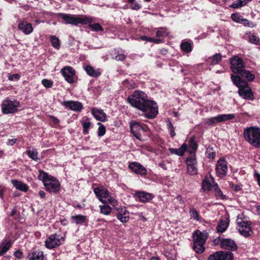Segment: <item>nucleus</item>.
<instances>
[{
    "instance_id": "11",
    "label": "nucleus",
    "mask_w": 260,
    "mask_h": 260,
    "mask_svg": "<svg viewBox=\"0 0 260 260\" xmlns=\"http://www.w3.org/2000/svg\"><path fill=\"white\" fill-rule=\"evenodd\" d=\"M241 219V221H239V218L237 219L239 233L245 237H248L253 233L251 222L250 221H243L242 219Z\"/></svg>"
},
{
    "instance_id": "8",
    "label": "nucleus",
    "mask_w": 260,
    "mask_h": 260,
    "mask_svg": "<svg viewBox=\"0 0 260 260\" xmlns=\"http://www.w3.org/2000/svg\"><path fill=\"white\" fill-rule=\"evenodd\" d=\"M64 237L56 233L51 234L45 241V246L47 248L52 249L63 244Z\"/></svg>"
},
{
    "instance_id": "10",
    "label": "nucleus",
    "mask_w": 260,
    "mask_h": 260,
    "mask_svg": "<svg viewBox=\"0 0 260 260\" xmlns=\"http://www.w3.org/2000/svg\"><path fill=\"white\" fill-rule=\"evenodd\" d=\"M215 244L220 242V247L222 249L229 251H235L237 250L238 246L236 242L232 239L229 238L224 239L219 237L217 239L214 240Z\"/></svg>"
},
{
    "instance_id": "47",
    "label": "nucleus",
    "mask_w": 260,
    "mask_h": 260,
    "mask_svg": "<svg viewBox=\"0 0 260 260\" xmlns=\"http://www.w3.org/2000/svg\"><path fill=\"white\" fill-rule=\"evenodd\" d=\"M141 40L143 41H146L149 42H153L155 44H159L162 42V40L159 39H154L151 37H149L146 36H143L141 37Z\"/></svg>"
},
{
    "instance_id": "5",
    "label": "nucleus",
    "mask_w": 260,
    "mask_h": 260,
    "mask_svg": "<svg viewBox=\"0 0 260 260\" xmlns=\"http://www.w3.org/2000/svg\"><path fill=\"white\" fill-rule=\"evenodd\" d=\"M208 236L207 232H201L199 230H197L193 233L192 248L197 253L201 254L205 251L204 244L208 239Z\"/></svg>"
},
{
    "instance_id": "19",
    "label": "nucleus",
    "mask_w": 260,
    "mask_h": 260,
    "mask_svg": "<svg viewBox=\"0 0 260 260\" xmlns=\"http://www.w3.org/2000/svg\"><path fill=\"white\" fill-rule=\"evenodd\" d=\"M128 168L133 172L141 176H145L147 174L146 168L138 162H131L128 165Z\"/></svg>"
},
{
    "instance_id": "57",
    "label": "nucleus",
    "mask_w": 260,
    "mask_h": 260,
    "mask_svg": "<svg viewBox=\"0 0 260 260\" xmlns=\"http://www.w3.org/2000/svg\"><path fill=\"white\" fill-rule=\"evenodd\" d=\"M107 199H108V202L113 206H115L118 203L117 201L111 195H110V197Z\"/></svg>"
},
{
    "instance_id": "48",
    "label": "nucleus",
    "mask_w": 260,
    "mask_h": 260,
    "mask_svg": "<svg viewBox=\"0 0 260 260\" xmlns=\"http://www.w3.org/2000/svg\"><path fill=\"white\" fill-rule=\"evenodd\" d=\"M97 124L99 125V128L98 129V135L99 137H102L106 133V127L101 122H98Z\"/></svg>"
},
{
    "instance_id": "54",
    "label": "nucleus",
    "mask_w": 260,
    "mask_h": 260,
    "mask_svg": "<svg viewBox=\"0 0 260 260\" xmlns=\"http://www.w3.org/2000/svg\"><path fill=\"white\" fill-rule=\"evenodd\" d=\"M249 42L251 43L254 44L256 45L259 44V38L254 34H252L251 36H250Z\"/></svg>"
},
{
    "instance_id": "62",
    "label": "nucleus",
    "mask_w": 260,
    "mask_h": 260,
    "mask_svg": "<svg viewBox=\"0 0 260 260\" xmlns=\"http://www.w3.org/2000/svg\"><path fill=\"white\" fill-rule=\"evenodd\" d=\"M230 8H233V9H238L241 8L240 5H239L238 2L236 1L234 2L232 5H231L230 6Z\"/></svg>"
},
{
    "instance_id": "61",
    "label": "nucleus",
    "mask_w": 260,
    "mask_h": 260,
    "mask_svg": "<svg viewBox=\"0 0 260 260\" xmlns=\"http://www.w3.org/2000/svg\"><path fill=\"white\" fill-rule=\"evenodd\" d=\"M49 118L51 121L55 124H57L59 122V119L53 115H50Z\"/></svg>"
},
{
    "instance_id": "27",
    "label": "nucleus",
    "mask_w": 260,
    "mask_h": 260,
    "mask_svg": "<svg viewBox=\"0 0 260 260\" xmlns=\"http://www.w3.org/2000/svg\"><path fill=\"white\" fill-rule=\"evenodd\" d=\"M84 69L86 74L90 77L98 78L102 74L101 70L100 69H95L93 67L89 64L85 66Z\"/></svg>"
},
{
    "instance_id": "51",
    "label": "nucleus",
    "mask_w": 260,
    "mask_h": 260,
    "mask_svg": "<svg viewBox=\"0 0 260 260\" xmlns=\"http://www.w3.org/2000/svg\"><path fill=\"white\" fill-rule=\"evenodd\" d=\"M41 83L46 88H51L53 84V82L52 80L47 79H43Z\"/></svg>"
},
{
    "instance_id": "50",
    "label": "nucleus",
    "mask_w": 260,
    "mask_h": 260,
    "mask_svg": "<svg viewBox=\"0 0 260 260\" xmlns=\"http://www.w3.org/2000/svg\"><path fill=\"white\" fill-rule=\"evenodd\" d=\"M92 21L88 23L89 26L92 30L93 31H103L104 30L103 27L99 23L91 24Z\"/></svg>"
},
{
    "instance_id": "52",
    "label": "nucleus",
    "mask_w": 260,
    "mask_h": 260,
    "mask_svg": "<svg viewBox=\"0 0 260 260\" xmlns=\"http://www.w3.org/2000/svg\"><path fill=\"white\" fill-rule=\"evenodd\" d=\"M216 118H217L216 116L206 118L205 119V122L208 125H213L214 124L218 123L217 120Z\"/></svg>"
},
{
    "instance_id": "32",
    "label": "nucleus",
    "mask_w": 260,
    "mask_h": 260,
    "mask_svg": "<svg viewBox=\"0 0 260 260\" xmlns=\"http://www.w3.org/2000/svg\"><path fill=\"white\" fill-rule=\"evenodd\" d=\"M216 145H209L206 147V150L205 152L206 156L207 158L211 159H214L216 156V151H215Z\"/></svg>"
},
{
    "instance_id": "25",
    "label": "nucleus",
    "mask_w": 260,
    "mask_h": 260,
    "mask_svg": "<svg viewBox=\"0 0 260 260\" xmlns=\"http://www.w3.org/2000/svg\"><path fill=\"white\" fill-rule=\"evenodd\" d=\"M237 74H231V79L233 82V83L240 89V88L243 87L245 85H248V83L244 79H243L242 76Z\"/></svg>"
},
{
    "instance_id": "1",
    "label": "nucleus",
    "mask_w": 260,
    "mask_h": 260,
    "mask_svg": "<svg viewBox=\"0 0 260 260\" xmlns=\"http://www.w3.org/2000/svg\"><path fill=\"white\" fill-rule=\"evenodd\" d=\"M127 101L131 106L142 111L144 116L149 119L155 118L158 114L156 103L149 100L147 94L141 90H135L127 98Z\"/></svg>"
},
{
    "instance_id": "14",
    "label": "nucleus",
    "mask_w": 260,
    "mask_h": 260,
    "mask_svg": "<svg viewBox=\"0 0 260 260\" xmlns=\"http://www.w3.org/2000/svg\"><path fill=\"white\" fill-rule=\"evenodd\" d=\"M234 254L228 251H218L210 254L208 260H233Z\"/></svg>"
},
{
    "instance_id": "37",
    "label": "nucleus",
    "mask_w": 260,
    "mask_h": 260,
    "mask_svg": "<svg viewBox=\"0 0 260 260\" xmlns=\"http://www.w3.org/2000/svg\"><path fill=\"white\" fill-rule=\"evenodd\" d=\"M229 222L226 220H221L218 223L216 230L219 233H223L227 229Z\"/></svg>"
},
{
    "instance_id": "56",
    "label": "nucleus",
    "mask_w": 260,
    "mask_h": 260,
    "mask_svg": "<svg viewBox=\"0 0 260 260\" xmlns=\"http://www.w3.org/2000/svg\"><path fill=\"white\" fill-rule=\"evenodd\" d=\"M131 4V6H130V8L131 9H132V10H140L142 6L141 5L137 3V2H136L135 1L134 2H133V3H130Z\"/></svg>"
},
{
    "instance_id": "23",
    "label": "nucleus",
    "mask_w": 260,
    "mask_h": 260,
    "mask_svg": "<svg viewBox=\"0 0 260 260\" xmlns=\"http://www.w3.org/2000/svg\"><path fill=\"white\" fill-rule=\"evenodd\" d=\"M18 29L22 31L25 35H29L34 30L31 23L25 21H22L18 25Z\"/></svg>"
},
{
    "instance_id": "34",
    "label": "nucleus",
    "mask_w": 260,
    "mask_h": 260,
    "mask_svg": "<svg viewBox=\"0 0 260 260\" xmlns=\"http://www.w3.org/2000/svg\"><path fill=\"white\" fill-rule=\"evenodd\" d=\"M242 78H245L247 81L252 82L253 81L255 77V75L251 73V71L246 70L245 69L239 74Z\"/></svg>"
},
{
    "instance_id": "31",
    "label": "nucleus",
    "mask_w": 260,
    "mask_h": 260,
    "mask_svg": "<svg viewBox=\"0 0 260 260\" xmlns=\"http://www.w3.org/2000/svg\"><path fill=\"white\" fill-rule=\"evenodd\" d=\"M180 48L186 53H190L193 49V43L192 41L183 40L180 44Z\"/></svg>"
},
{
    "instance_id": "6",
    "label": "nucleus",
    "mask_w": 260,
    "mask_h": 260,
    "mask_svg": "<svg viewBox=\"0 0 260 260\" xmlns=\"http://www.w3.org/2000/svg\"><path fill=\"white\" fill-rule=\"evenodd\" d=\"M2 111L4 114L14 113L18 110L17 108L20 107V103L19 101H11L7 97L4 100L2 103Z\"/></svg>"
},
{
    "instance_id": "45",
    "label": "nucleus",
    "mask_w": 260,
    "mask_h": 260,
    "mask_svg": "<svg viewBox=\"0 0 260 260\" xmlns=\"http://www.w3.org/2000/svg\"><path fill=\"white\" fill-rule=\"evenodd\" d=\"M123 84L128 89H134L137 87V84L133 80H125L123 81Z\"/></svg>"
},
{
    "instance_id": "22",
    "label": "nucleus",
    "mask_w": 260,
    "mask_h": 260,
    "mask_svg": "<svg viewBox=\"0 0 260 260\" xmlns=\"http://www.w3.org/2000/svg\"><path fill=\"white\" fill-rule=\"evenodd\" d=\"M72 223H76L77 225H86L88 223V217L83 215L78 214L71 216Z\"/></svg>"
},
{
    "instance_id": "30",
    "label": "nucleus",
    "mask_w": 260,
    "mask_h": 260,
    "mask_svg": "<svg viewBox=\"0 0 260 260\" xmlns=\"http://www.w3.org/2000/svg\"><path fill=\"white\" fill-rule=\"evenodd\" d=\"M11 183L17 189H18L20 191L26 192L28 189V185L21 181L17 180H12Z\"/></svg>"
},
{
    "instance_id": "26",
    "label": "nucleus",
    "mask_w": 260,
    "mask_h": 260,
    "mask_svg": "<svg viewBox=\"0 0 260 260\" xmlns=\"http://www.w3.org/2000/svg\"><path fill=\"white\" fill-rule=\"evenodd\" d=\"M188 148V145L185 143L182 144L180 147L178 149L169 148L168 149L169 151L172 154H176L179 156H183L185 152L187 151Z\"/></svg>"
},
{
    "instance_id": "18",
    "label": "nucleus",
    "mask_w": 260,
    "mask_h": 260,
    "mask_svg": "<svg viewBox=\"0 0 260 260\" xmlns=\"http://www.w3.org/2000/svg\"><path fill=\"white\" fill-rule=\"evenodd\" d=\"M93 192L96 195L99 200L103 203H106V200H103V198L107 199L110 197V192L109 191L104 188L103 186L95 187L93 189Z\"/></svg>"
},
{
    "instance_id": "17",
    "label": "nucleus",
    "mask_w": 260,
    "mask_h": 260,
    "mask_svg": "<svg viewBox=\"0 0 260 260\" xmlns=\"http://www.w3.org/2000/svg\"><path fill=\"white\" fill-rule=\"evenodd\" d=\"M14 240L5 237L0 243V256L6 253L12 247Z\"/></svg>"
},
{
    "instance_id": "28",
    "label": "nucleus",
    "mask_w": 260,
    "mask_h": 260,
    "mask_svg": "<svg viewBox=\"0 0 260 260\" xmlns=\"http://www.w3.org/2000/svg\"><path fill=\"white\" fill-rule=\"evenodd\" d=\"M111 56L113 59L117 61H123L126 58V56L122 52L120 48L114 49L111 51Z\"/></svg>"
},
{
    "instance_id": "9",
    "label": "nucleus",
    "mask_w": 260,
    "mask_h": 260,
    "mask_svg": "<svg viewBox=\"0 0 260 260\" xmlns=\"http://www.w3.org/2000/svg\"><path fill=\"white\" fill-rule=\"evenodd\" d=\"M230 64L232 71L236 74H239L245 68L244 62L238 55L234 56L230 58Z\"/></svg>"
},
{
    "instance_id": "46",
    "label": "nucleus",
    "mask_w": 260,
    "mask_h": 260,
    "mask_svg": "<svg viewBox=\"0 0 260 260\" xmlns=\"http://www.w3.org/2000/svg\"><path fill=\"white\" fill-rule=\"evenodd\" d=\"M202 188L204 190L210 191L213 189V185L209 180L205 179L202 181Z\"/></svg>"
},
{
    "instance_id": "41",
    "label": "nucleus",
    "mask_w": 260,
    "mask_h": 260,
    "mask_svg": "<svg viewBox=\"0 0 260 260\" xmlns=\"http://www.w3.org/2000/svg\"><path fill=\"white\" fill-rule=\"evenodd\" d=\"M26 154L29 158L35 161H37L39 159L38 157V152L36 149H32V150L27 149L26 150Z\"/></svg>"
},
{
    "instance_id": "12",
    "label": "nucleus",
    "mask_w": 260,
    "mask_h": 260,
    "mask_svg": "<svg viewBox=\"0 0 260 260\" xmlns=\"http://www.w3.org/2000/svg\"><path fill=\"white\" fill-rule=\"evenodd\" d=\"M113 213H115L117 218L122 223H126L129 219V212L125 206H119L113 208Z\"/></svg>"
},
{
    "instance_id": "58",
    "label": "nucleus",
    "mask_w": 260,
    "mask_h": 260,
    "mask_svg": "<svg viewBox=\"0 0 260 260\" xmlns=\"http://www.w3.org/2000/svg\"><path fill=\"white\" fill-rule=\"evenodd\" d=\"M253 177L255 180L257 182L258 186L260 187V174L256 170H254Z\"/></svg>"
},
{
    "instance_id": "44",
    "label": "nucleus",
    "mask_w": 260,
    "mask_h": 260,
    "mask_svg": "<svg viewBox=\"0 0 260 260\" xmlns=\"http://www.w3.org/2000/svg\"><path fill=\"white\" fill-rule=\"evenodd\" d=\"M166 123L168 127V129L170 133V136L171 138H173L176 136V133L175 132V127L173 123L170 120H168L166 121Z\"/></svg>"
},
{
    "instance_id": "42",
    "label": "nucleus",
    "mask_w": 260,
    "mask_h": 260,
    "mask_svg": "<svg viewBox=\"0 0 260 260\" xmlns=\"http://www.w3.org/2000/svg\"><path fill=\"white\" fill-rule=\"evenodd\" d=\"M197 164H188L187 165V173L190 175H196L198 173V170L196 167Z\"/></svg>"
},
{
    "instance_id": "38",
    "label": "nucleus",
    "mask_w": 260,
    "mask_h": 260,
    "mask_svg": "<svg viewBox=\"0 0 260 260\" xmlns=\"http://www.w3.org/2000/svg\"><path fill=\"white\" fill-rule=\"evenodd\" d=\"M189 214L191 218H193V219L197 221L200 220L201 217L200 216L199 213L193 206H190L189 207Z\"/></svg>"
},
{
    "instance_id": "49",
    "label": "nucleus",
    "mask_w": 260,
    "mask_h": 260,
    "mask_svg": "<svg viewBox=\"0 0 260 260\" xmlns=\"http://www.w3.org/2000/svg\"><path fill=\"white\" fill-rule=\"evenodd\" d=\"M188 148H191L193 150H197L198 148V144L197 142L195 141V138L194 137H192L190 138L189 140V145H188Z\"/></svg>"
},
{
    "instance_id": "29",
    "label": "nucleus",
    "mask_w": 260,
    "mask_h": 260,
    "mask_svg": "<svg viewBox=\"0 0 260 260\" xmlns=\"http://www.w3.org/2000/svg\"><path fill=\"white\" fill-rule=\"evenodd\" d=\"M91 113L96 120L102 122H105L107 120V115L103 110L93 108L91 110Z\"/></svg>"
},
{
    "instance_id": "39",
    "label": "nucleus",
    "mask_w": 260,
    "mask_h": 260,
    "mask_svg": "<svg viewBox=\"0 0 260 260\" xmlns=\"http://www.w3.org/2000/svg\"><path fill=\"white\" fill-rule=\"evenodd\" d=\"M82 126L83 127V134L86 135L89 133V129L91 127V122L90 119L86 118L84 121L82 122Z\"/></svg>"
},
{
    "instance_id": "59",
    "label": "nucleus",
    "mask_w": 260,
    "mask_h": 260,
    "mask_svg": "<svg viewBox=\"0 0 260 260\" xmlns=\"http://www.w3.org/2000/svg\"><path fill=\"white\" fill-rule=\"evenodd\" d=\"M13 255L16 258L18 259H22L23 258V252L20 249L15 251Z\"/></svg>"
},
{
    "instance_id": "60",
    "label": "nucleus",
    "mask_w": 260,
    "mask_h": 260,
    "mask_svg": "<svg viewBox=\"0 0 260 260\" xmlns=\"http://www.w3.org/2000/svg\"><path fill=\"white\" fill-rule=\"evenodd\" d=\"M20 78V75L19 74H14L8 77V79L10 81H13L14 79L18 80Z\"/></svg>"
},
{
    "instance_id": "16",
    "label": "nucleus",
    "mask_w": 260,
    "mask_h": 260,
    "mask_svg": "<svg viewBox=\"0 0 260 260\" xmlns=\"http://www.w3.org/2000/svg\"><path fill=\"white\" fill-rule=\"evenodd\" d=\"M231 18L234 22L242 24L245 27L253 28L256 25V23L250 22L248 19L244 18L242 15L237 12L233 13L231 15Z\"/></svg>"
},
{
    "instance_id": "24",
    "label": "nucleus",
    "mask_w": 260,
    "mask_h": 260,
    "mask_svg": "<svg viewBox=\"0 0 260 260\" xmlns=\"http://www.w3.org/2000/svg\"><path fill=\"white\" fill-rule=\"evenodd\" d=\"M135 196L139 199L140 202L145 203L149 202L154 198V195L151 193L145 191H137Z\"/></svg>"
},
{
    "instance_id": "21",
    "label": "nucleus",
    "mask_w": 260,
    "mask_h": 260,
    "mask_svg": "<svg viewBox=\"0 0 260 260\" xmlns=\"http://www.w3.org/2000/svg\"><path fill=\"white\" fill-rule=\"evenodd\" d=\"M238 93L245 100L252 101L254 99L253 93L248 85L240 88L238 90Z\"/></svg>"
},
{
    "instance_id": "4",
    "label": "nucleus",
    "mask_w": 260,
    "mask_h": 260,
    "mask_svg": "<svg viewBox=\"0 0 260 260\" xmlns=\"http://www.w3.org/2000/svg\"><path fill=\"white\" fill-rule=\"evenodd\" d=\"M245 140L255 148H260V127L251 126L246 128L243 132Z\"/></svg>"
},
{
    "instance_id": "63",
    "label": "nucleus",
    "mask_w": 260,
    "mask_h": 260,
    "mask_svg": "<svg viewBox=\"0 0 260 260\" xmlns=\"http://www.w3.org/2000/svg\"><path fill=\"white\" fill-rule=\"evenodd\" d=\"M233 188L234 191L238 192L242 189L241 187L239 185H234L233 184Z\"/></svg>"
},
{
    "instance_id": "3",
    "label": "nucleus",
    "mask_w": 260,
    "mask_h": 260,
    "mask_svg": "<svg viewBox=\"0 0 260 260\" xmlns=\"http://www.w3.org/2000/svg\"><path fill=\"white\" fill-rule=\"evenodd\" d=\"M56 15L57 17L61 18L66 24H72L75 26L79 24L86 25L92 21L91 18L86 16H76L63 13H57Z\"/></svg>"
},
{
    "instance_id": "2",
    "label": "nucleus",
    "mask_w": 260,
    "mask_h": 260,
    "mask_svg": "<svg viewBox=\"0 0 260 260\" xmlns=\"http://www.w3.org/2000/svg\"><path fill=\"white\" fill-rule=\"evenodd\" d=\"M39 173L38 178L43 182L47 191L51 193H57L60 191L61 185L56 177L41 169L39 170Z\"/></svg>"
},
{
    "instance_id": "36",
    "label": "nucleus",
    "mask_w": 260,
    "mask_h": 260,
    "mask_svg": "<svg viewBox=\"0 0 260 260\" xmlns=\"http://www.w3.org/2000/svg\"><path fill=\"white\" fill-rule=\"evenodd\" d=\"M222 59L221 55L220 53H216L212 57L208 58V61L210 65L219 64Z\"/></svg>"
},
{
    "instance_id": "35",
    "label": "nucleus",
    "mask_w": 260,
    "mask_h": 260,
    "mask_svg": "<svg viewBox=\"0 0 260 260\" xmlns=\"http://www.w3.org/2000/svg\"><path fill=\"white\" fill-rule=\"evenodd\" d=\"M218 123L224 122L227 120L233 119L235 118L234 114H219L216 116Z\"/></svg>"
},
{
    "instance_id": "40",
    "label": "nucleus",
    "mask_w": 260,
    "mask_h": 260,
    "mask_svg": "<svg viewBox=\"0 0 260 260\" xmlns=\"http://www.w3.org/2000/svg\"><path fill=\"white\" fill-rule=\"evenodd\" d=\"M50 41L53 47L57 49H59L60 47V41L57 37L54 35L50 36Z\"/></svg>"
},
{
    "instance_id": "33",
    "label": "nucleus",
    "mask_w": 260,
    "mask_h": 260,
    "mask_svg": "<svg viewBox=\"0 0 260 260\" xmlns=\"http://www.w3.org/2000/svg\"><path fill=\"white\" fill-rule=\"evenodd\" d=\"M213 190L216 198H220L221 200L226 199V196L223 194L217 183L213 184Z\"/></svg>"
},
{
    "instance_id": "15",
    "label": "nucleus",
    "mask_w": 260,
    "mask_h": 260,
    "mask_svg": "<svg viewBox=\"0 0 260 260\" xmlns=\"http://www.w3.org/2000/svg\"><path fill=\"white\" fill-rule=\"evenodd\" d=\"M60 73L64 77V80L70 84L75 82L76 71L71 66H66L61 69Z\"/></svg>"
},
{
    "instance_id": "43",
    "label": "nucleus",
    "mask_w": 260,
    "mask_h": 260,
    "mask_svg": "<svg viewBox=\"0 0 260 260\" xmlns=\"http://www.w3.org/2000/svg\"><path fill=\"white\" fill-rule=\"evenodd\" d=\"M100 212L101 213L107 215L112 212V208L108 205H100Z\"/></svg>"
},
{
    "instance_id": "20",
    "label": "nucleus",
    "mask_w": 260,
    "mask_h": 260,
    "mask_svg": "<svg viewBox=\"0 0 260 260\" xmlns=\"http://www.w3.org/2000/svg\"><path fill=\"white\" fill-rule=\"evenodd\" d=\"M61 105L67 108L77 112L81 111L83 108L82 103L78 101H63Z\"/></svg>"
},
{
    "instance_id": "64",
    "label": "nucleus",
    "mask_w": 260,
    "mask_h": 260,
    "mask_svg": "<svg viewBox=\"0 0 260 260\" xmlns=\"http://www.w3.org/2000/svg\"><path fill=\"white\" fill-rule=\"evenodd\" d=\"M17 142V139H9L8 140V142L7 143V144L9 145H11V146H12L16 142Z\"/></svg>"
},
{
    "instance_id": "55",
    "label": "nucleus",
    "mask_w": 260,
    "mask_h": 260,
    "mask_svg": "<svg viewBox=\"0 0 260 260\" xmlns=\"http://www.w3.org/2000/svg\"><path fill=\"white\" fill-rule=\"evenodd\" d=\"M168 35L167 30L164 28H161L160 29L156 32V36L157 37H164Z\"/></svg>"
},
{
    "instance_id": "53",
    "label": "nucleus",
    "mask_w": 260,
    "mask_h": 260,
    "mask_svg": "<svg viewBox=\"0 0 260 260\" xmlns=\"http://www.w3.org/2000/svg\"><path fill=\"white\" fill-rule=\"evenodd\" d=\"M185 162L187 165L188 164H197L196 155H192L186 157Z\"/></svg>"
},
{
    "instance_id": "7",
    "label": "nucleus",
    "mask_w": 260,
    "mask_h": 260,
    "mask_svg": "<svg viewBox=\"0 0 260 260\" xmlns=\"http://www.w3.org/2000/svg\"><path fill=\"white\" fill-rule=\"evenodd\" d=\"M129 126L131 133L136 139L140 140H141L142 133H146L149 131V128L146 125L141 124L136 121H132Z\"/></svg>"
},
{
    "instance_id": "13",
    "label": "nucleus",
    "mask_w": 260,
    "mask_h": 260,
    "mask_svg": "<svg viewBox=\"0 0 260 260\" xmlns=\"http://www.w3.org/2000/svg\"><path fill=\"white\" fill-rule=\"evenodd\" d=\"M228 162L224 157H221L217 162L215 171L218 177L222 178L227 175Z\"/></svg>"
}]
</instances>
